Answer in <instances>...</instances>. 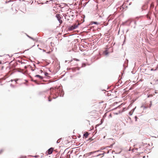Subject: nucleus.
<instances>
[{
    "mask_svg": "<svg viewBox=\"0 0 158 158\" xmlns=\"http://www.w3.org/2000/svg\"><path fill=\"white\" fill-rule=\"evenodd\" d=\"M50 95L51 96L53 95L52 97L53 98H56L60 95V89L59 88H50Z\"/></svg>",
    "mask_w": 158,
    "mask_h": 158,
    "instance_id": "obj_1",
    "label": "nucleus"
},
{
    "mask_svg": "<svg viewBox=\"0 0 158 158\" xmlns=\"http://www.w3.org/2000/svg\"><path fill=\"white\" fill-rule=\"evenodd\" d=\"M77 27L78 25L75 24L69 27L68 29L69 30L72 31L77 28Z\"/></svg>",
    "mask_w": 158,
    "mask_h": 158,
    "instance_id": "obj_2",
    "label": "nucleus"
},
{
    "mask_svg": "<svg viewBox=\"0 0 158 158\" xmlns=\"http://www.w3.org/2000/svg\"><path fill=\"white\" fill-rule=\"evenodd\" d=\"M97 151V152H98ZM97 151H94L93 152H89L84 155V156L85 157H87L90 156V155H92L94 154V153L96 152Z\"/></svg>",
    "mask_w": 158,
    "mask_h": 158,
    "instance_id": "obj_3",
    "label": "nucleus"
},
{
    "mask_svg": "<svg viewBox=\"0 0 158 158\" xmlns=\"http://www.w3.org/2000/svg\"><path fill=\"white\" fill-rule=\"evenodd\" d=\"M56 17L57 19L59 21V23H61L62 22V20L61 19V17L60 16L59 14H57L56 15Z\"/></svg>",
    "mask_w": 158,
    "mask_h": 158,
    "instance_id": "obj_4",
    "label": "nucleus"
},
{
    "mask_svg": "<svg viewBox=\"0 0 158 158\" xmlns=\"http://www.w3.org/2000/svg\"><path fill=\"white\" fill-rule=\"evenodd\" d=\"M53 150H54V148H50V149H49L48 150L47 152H48V154H50L51 153H52Z\"/></svg>",
    "mask_w": 158,
    "mask_h": 158,
    "instance_id": "obj_5",
    "label": "nucleus"
},
{
    "mask_svg": "<svg viewBox=\"0 0 158 158\" xmlns=\"http://www.w3.org/2000/svg\"><path fill=\"white\" fill-rule=\"evenodd\" d=\"M89 135V133L88 132H86L84 134L83 136L85 137V138H87Z\"/></svg>",
    "mask_w": 158,
    "mask_h": 158,
    "instance_id": "obj_6",
    "label": "nucleus"
},
{
    "mask_svg": "<svg viewBox=\"0 0 158 158\" xmlns=\"http://www.w3.org/2000/svg\"><path fill=\"white\" fill-rule=\"evenodd\" d=\"M35 77H39L40 79H42L43 78V77H42L39 75H35Z\"/></svg>",
    "mask_w": 158,
    "mask_h": 158,
    "instance_id": "obj_7",
    "label": "nucleus"
},
{
    "mask_svg": "<svg viewBox=\"0 0 158 158\" xmlns=\"http://www.w3.org/2000/svg\"><path fill=\"white\" fill-rule=\"evenodd\" d=\"M134 111V110L132 109L130 111L129 113V114L130 115H132L133 112Z\"/></svg>",
    "mask_w": 158,
    "mask_h": 158,
    "instance_id": "obj_8",
    "label": "nucleus"
},
{
    "mask_svg": "<svg viewBox=\"0 0 158 158\" xmlns=\"http://www.w3.org/2000/svg\"><path fill=\"white\" fill-rule=\"evenodd\" d=\"M154 6V5L153 3H152L150 5V7L151 8H153Z\"/></svg>",
    "mask_w": 158,
    "mask_h": 158,
    "instance_id": "obj_9",
    "label": "nucleus"
},
{
    "mask_svg": "<svg viewBox=\"0 0 158 158\" xmlns=\"http://www.w3.org/2000/svg\"><path fill=\"white\" fill-rule=\"evenodd\" d=\"M4 151V150L3 149H1L0 150V154L2 153Z\"/></svg>",
    "mask_w": 158,
    "mask_h": 158,
    "instance_id": "obj_10",
    "label": "nucleus"
},
{
    "mask_svg": "<svg viewBox=\"0 0 158 158\" xmlns=\"http://www.w3.org/2000/svg\"><path fill=\"white\" fill-rule=\"evenodd\" d=\"M104 53L106 55H107L108 54V53L107 50H106L104 52Z\"/></svg>",
    "mask_w": 158,
    "mask_h": 158,
    "instance_id": "obj_11",
    "label": "nucleus"
},
{
    "mask_svg": "<svg viewBox=\"0 0 158 158\" xmlns=\"http://www.w3.org/2000/svg\"><path fill=\"white\" fill-rule=\"evenodd\" d=\"M153 96V95L152 94H149L148 97V98H150V97H152V96Z\"/></svg>",
    "mask_w": 158,
    "mask_h": 158,
    "instance_id": "obj_12",
    "label": "nucleus"
},
{
    "mask_svg": "<svg viewBox=\"0 0 158 158\" xmlns=\"http://www.w3.org/2000/svg\"><path fill=\"white\" fill-rule=\"evenodd\" d=\"M152 102L151 101H150V104L149 106V107L150 108L151 106H152Z\"/></svg>",
    "mask_w": 158,
    "mask_h": 158,
    "instance_id": "obj_13",
    "label": "nucleus"
},
{
    "mask_svg": "<svg viewBox=\"0 0 158 158\" xmlns=\"http://www.w3.org/2000/svg\"><path fill=\"white\" fill-rule=\"evenodd\" d=\"M152 102L151 101H150V104L149 106V107L150 108L151 106H152Z\"/></svg>",
    "mask_w": 158,
    "mask_h": 158,
    "instance_id": "obj_14",
    "label": "nucleus"
},
{
    "mask_svg": "<svg viewBox=\"0 0 158 158\" xmlns=\"http://www.w3.org/2000/svg\"><path fill=\"white\" fill-rule=\"evenodd\" d=\"M50 98V96L48 98V101L49 102H50V101H51V99Z\"/></svg>",
    "mask_w": 158,
    "mask_h": 158,
    "instance_id": "obj_15",
    "label": "nucleus"
},
{
    "mask_svg": "<svg viewBox=\"0 0 158 158\" xmlns=\"http://www.w3.org/2000/svg\"><path fill=\"white\" fill-rule=\"evenodd\" d=\"M135 121H136L137 120V117L136 116H135Z\"/></svg>",
    "mask_w": 158,
    "mask_h": 158,
    "instance_id": "obj_16",
    "label": "nucleus"
},
{
    "mask_svg": "<svg viewBox=\"0 0 158 158\" xmlns=\"http://www.w3.org/2000/svg\"><path fill=\"white\" fill-rule=\"evenodd\" d=\"M74 60L77 61H79V60L76 59H74Z\"/></svg>",
    "mask_w": 158,
    "mask_h": 158,
    "instance_id": "obj_17",
    "label": "nucleus"
},
{
    "mask_svg": "<svg viewBox=\"0 0 158 158\" xmlns=\"http://www.w3.org/2000/svg\"><path fill=\"white\" fill-rule=\"evenodd\" d=\"M147 17L148 18H149V19H150V16L148 15H147Z\"/></svg>",
    "mask_w": 158,
    "mask_h": 158,
    "instance_id": "obj_18",
    "label": "nucleus"
},
{
    "mask_svg": "<svg viewBox=\"0 0 158 158\" xmlns=\"http://www.w3.org/2000/svg\"><path fill=\"white\" fill-rule=\"evenodd\" d=\"M94 23L96 24H98V23L97 22H94Z\"/></svg>",
    "mask_w": 158,
    "mask_h": 158,
    "instance_id": "obj_19",
    "label": "nucleus"
},
{
    "mask_svg": "<svg viewBox=\"0 0 158 158\" xmlns=\"http://www.w3.org/2000/svg\"><path fill=\"white\" fill-rule=\"evenodd\" d=\"M66 158H69V155H67L66 156Z\"/></svg>",
    "mask_w": 158,
    "mask_h": 158,
    "instance_id": "obj_20",
    "label": "nucleus"
},
{
    "mask_svg": "<svg viewBox=\"0 0 158 158\" xmlns=\"http://www.w3.org/2000/svg\"><path fill=\"white\" fill-rule=\"evenodd\" d=\"M156 70V69H155V70ZM154 70V69H151V71H153V70Z\"/></svg>",
    "mask_w": 158,
    "mask_h": 158,
    "instance_id": "obj_21",
    "label": "nucleus"
},
{
    "mask_svg": "<svg viewBox=\"0 0 158 158\" xmlns=\"http://www.w3.org/2000/svg\"><path fill=\"white\" fill-rule=\"evenodd\" d=\"M100 154H99V155H97V156H100Z\"/></svg>",
    "mask_w": 158,
    "mask_h": 158,
    "instance_id": "obj_22",
    "label": "nucleus"
},
{
    "mask_svg": "<svg viewBox=\"0 0 158 158\" xmlns=\"http://www.w3.org/2000/svg\"><path fill=\"white\" fill-rule=\"evenodd\" d=\"M47 73H46V74H45V75H47Z\"/></svg>",
    "mask_w": 158,
    "mask_h": 158,
    "instance_id": "obj_23",
    "label": "nucleus"
},
{
    "mask_svg": "<svg viewBox=\"0 0 158 158\" xmlns=\"http://www.w3.org/2000/svg\"><path fill=\"white\" fill-rule=\"evenodd\" d=\"M47 73H46V74H45V75H47Z\"/></svg>",
    "mask_w": 158,
    "mask_h": 158,
    "instance_id": "obj_24",
    "label": "nucleus"
},
{
    "mask_svg": "<svg viewBox=\"0 0 158 158\" xmlns=\"http://www.w3.org/2000/svg\"><path fill=\"white\" fill-rule=\"evenodd\" d=\"M47 73H46V74H45V75H47Z\"/></svg>",
    "mask_w": 158,
    "mask_h": 158,
    "instance_id": "obj_25",
    "label": "nucleus"
},
{
    "mask_svg": "<svg viewBox=\"0 0 158 158\" xmlns=\"http://www.w3.org/2000/svg\"><path fill=\"white\" fill-rule=\"evenodd\" d=\"M147 108V107H145V108Z\"/></svg>",
    "mask_w": 158,
    "mask_h": 158,
    "instance_id": "obj_26",
    "label": "nucleus"
},
{
    "mask_svg": "<svg viewBox=\"0 0 158 158\" xmlns=\"http://www.w3.org/2000/svg\"><path fill=\"white\" fill-rule=\"evenodd\" d=\"M35 157H37V156H35Z\"/></svg>",
    "mask_w": 158,
    "mask_h": 158,
    "instance_id": "obj_27",
    "label": "nucleus"
}]
</instances>
